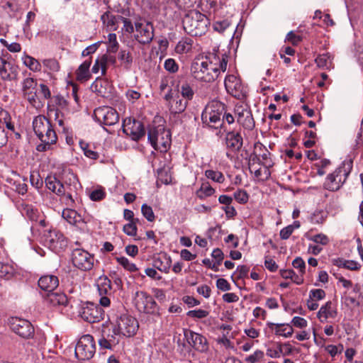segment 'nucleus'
Here are the masks:
<instances>
[{
  "instance_id": "bb28decb",
  "label": "nucleus",
  "mask_w": 363,
  "mask_h": 363,
  "mask_svg": "<svg viewBox=\"0 0 363 363\" xmlns=\"http://www.w3.org/2000/svg\"><path fill=\"white\" fill-rule=\"evenodd\" d=\"M187 104V101L177 96L176 99H173L172 102L169 101V111L174 114L182 113L185 111Z\"/></svg>"
},
{
  "instance_id": "5fc2aeb1",
  "label": "nucleus",
  "mask_w": 363,
  "mask_h": 363,
  "mask_svg": "<svg viewBox=\"0 0 363 363\" xmlns=\"http://www.w3.org/2000/svg\"><path fill=\"white\" fill-rule=\"evenodd\" d=\"M277 348L279 350V351L277 352L280 353V354H283V355H288V354H291V352L292 351V347L289 343L278 344Z\"/></svg>"
},
{
  "instance_id": "ddd939ff",
  "label": "nucleus",
  "mask_w": 363,
  "mask_h": 363,
  "mask_svg": "<svg viewBox=\"0 0 363 363\" xmlns=\"http://www.w3.org/2000/svg\"><path fill=\"white\" fill-rule=\"evenodd\" d=\"M225 87L227 91L238 99L246 97V91L241 83V80L235 75H228L225 79Z\"/></svg>"
},
{
  "instance_id": "6e6552de",
  "label": "nucleus",
  "mask_w": 363,
  "mask_h": 363,
  "mask_svg": "<svg viewBox=\"0 0 363 363\" xmlns=\"http://www.w3.org/2000/svg\"><path fill=\"white\" fill-rule=\"evenodd\" d=\"M105 312L99 305L87 302L84 304L80 311L81 317L89 323H98L104 319Z\"/></svg>"
},
{
  "instance_id": "b1692460",
  "label": "nucleus",
  "mask_w": 363,
  "mask_h": 363,
  "mask_svg": "<svg viewBox=\"0 0 363 363\" xmlns=\"http://www.w3.org/2000/svg\"><path fill=\"white\" fill-rule=\"evenodd\" d=\"M170 257H167L166 255H162L157 257H154L152 265L154 268H156L161 272L167 273L170 267Z\"/></svg>"
},
{
  "instance_id": "412c9836",
  "label": "nucleus",
  "mask_w": 363,
  "mask_h": 363,
  "mask_svg": "<svg viewBox=\"0 0 363 363\" xmlns=\"http://www.w3.org/2000/svg\"><path fill=\"white\" fill-rule=\"evenodd\" d=\"M225 143L232 151H239L242 146V138L238 133L229 132L226 135Z\"/></svg>"
},
{
  "instance_id": "9b49d317",
  "label": "nucleus",
  "mask_w": 363,
  "mask_h": 363,
  "mask_svg": "<svg viewBox=\"0 0 363 363\" xmlns=\"http://www.w3.org/2000/svg\"><path fill=\"white\" fill-rule=\"evenodd\" d=\"M72 261L74 267L82 270H90L94 266V256L82 249L72 251Z\"/></svg>"
},
{
  "instance_id": "4468645a",
  "label": "nucleus",
  "mask_w": 363,
  "mask_h": 363,
  "mask_svg": "<svg viewBox=\"0 0 363 363\" xmlns=\"http://www.w3.org/2000/svg\"><path fill=\"white\" fill-rule=\"evenodd\" d=\"M123 130L125 133L130 135L135 140H138L145 135L143 123L135 118H125L123 121Z\"/></svg>"
},
{
  "instance_id": "a211bd4d",
  "label": "nucleus",
  "mask_w": 363,
  "mask_h": 363,
  "mask_svg": "<svg viewBox=\"0 0 363 363\" xmlns=\"http://www.w3.org/2000/svg\"><path fill=\"white\" fill-rule=\"evenodd\" d=\"M121 334L118 332L116 328L112 331L104 330L102 333V337L99 340V344L101 348L111 350L113 347L119 343V339L117 335Z\"/></svg>"
},
{
  "instance_id": "3c124183",
  "label": "nucleus",
  "mask_w": 363,
  "mask_h": 363,
  "mask_svg": "<svg viewBox=\"0 0 363 363\" xmlns=\"http://www.w3.org/2000/svg\"><path fill=\"white\" fill-rule=\"evenodd\" d=\"M1 43L7 48V49L12 52H18L21 51V45L18 43H12L9 44L6 40L1 39Z\"/></svg>"
},
{
  "instance_id": "338daca9",
  "label": "nucleus",
  "mask_w": 363,
  "mask_h": 363,
  "mask_svg": "<svg viewBox=\"0 0 363 363\" xmlns=\"http://www.w3.org/2000/svg\"><path fill=\"white\" fill-rule=\"evenodd\" d=\"M59 180L55 177H48L45 179L46 186L48 189L52 191H56V183H58Z\"/></svg>"
},
{
  "instance_id": "8fccbe9b",
  "label": "nucleus",
  "mask_w": 363,
  "mask_h": 363,
  "mask_svg": "<svg viewBox=\"0 0 363 363\" xmlns=\"http://www.w3.org/2000/svg\"><path fill=\"white\" fill-rule=\"evenodd\" d=\"M325 296V292L324 290L318 289H313L310 291L309 298L311 299H313L315 301L321 300Z\"/></svg>"
},
{
  "instance_id": "72a5a7b5",
  "label": "nucleus",
  "mask_w": 363,
  "mask_h": 363,
  "mask_svg": "<svg viewBox=\"0 0 363 363\" xmlns=\"http://www.w3.org/2000/svg\"><path fill=\"white\" fill-rule=\"evenodd\" d=\"M335 264L338 267H342L350 270H357L359 268V264L356 262L345 260L341 258L335 260Z\"/></svg>"
},
{
  "instance_id": "a878e982",
  "label": "nucleus",
  "mask_w": 363,
  "mask_h": 363,
  "mask_svg": "<svg viewBox=\"0 0 363 363\" xmlns=\"http://www.w3.org/2000/svg\"><path fill=\"white\" fill-rule=\"evenodd\" d=\"M91 64V58L88 60L84 61L82 65H79L76 71L77 79L79 81L88 80L91 74L89 73V67Z\"/></svg>"
},
{
  "instance_id": "393cba45",
  "label": "nucleus",
  "mask_w": 363,
  "mask_h": 363,
  "mask_svg": "<svg viewBox=\"0 0 363 363\" xmlns=\"http://www.w3.org/2000/svg\"><path fill=\"white\" fill-rule=\"evenodd\" d=\"M267 325L272 330L275 329V335H281L286 337H290L293 333L294 329L291 325L289 324H275L273 323H268Z\"/></svg>"
},
{
  "instance_id": "c9c22d12",
  "label": "nucleus",
  "mask_w": 363,
  "mask_h": 363,
  "mask_svg": "<svg viewBox=\"0 0 363 363\" xmlns=\"http://www.w3.org/2000/svg\"><path fill=\"white\" fill-rule=\"evenodd\" d=\"M193 40L190 38H185L184 40L179 41L176 47V50L179 53L188 52L191 50Z\"/></svg>"
},
{
  "instance_id": "5701e85b",
  "label": "nucleus",
  "mask_w": 363,
  "mask_h": 363,
  "mask_svg": "<svg viewBox=\"0 0 363 363\" xmlns=\"http://www.w3.org/2000/svg\"><path fill=\"white\" fill-rule=\"evenodd\" d=\"M45 299L47 303L53 306H66L68 302L67 296L64 293L61 292L52 291L50 293H48Z\"/></svg>"
},
{
  "instance_id": "052dcab7",
  "label": "nucleus",
  "mask_w": 363,
  "mask_h": 363,
  "mask_svg": "<svg viewBox=\"0 0 363 363\" xmlns=\"http://www.w3.org/2000/svg\"><path fill=\"white\" fill-rule=\"evenodd\" d=\"M343 350V346L340 345L339 346H335L333 345H330L325 347V350L332 356L335 357L337 353H340Z\"/></svg>"
},
{
  "instance_id": "c85d7f7f",
  "label": "nucleus",
  "mask_w": 363,
  "mask_h": 363,
  "mask_svg": "<svg viewBox=\"0 0 363 363\" xmlns=\"http://www.w3.org/2000/svg\"><path fill=\"white\" fill-rule=\"evenodd\" d=\"M108 84V82L104 81L100 78H96V81L91 84V89L99 96L106 97V94H108L106 89V86Z\"/></svg>"
},
{
  "instance_id": "774afa93",
  "label": "nucleus",
  "mask_w": 363,
  "mask_h": 363,
  "mask_svg": "<svg viewBox=\"0 0 363 363\" xmlns=\"http://www.w3.org/2000/svg\"><path fill=\"white\" fill-rule=\"evenodd\" d=\"M286 39L294 45H298L302 40V38L296 35L293 31H290L287 34Z\"/></svg>"
},
{
  "instance_id": "4be33fe9",
  "label": "nucleus",
  "mask_w": 363,
  "mask_h": 363,
  "mask_svg": "<svg viewBox=\"0 0 363 363\" xmlns=\"http://www.w3.org/2000/svg\"><path fill=\"white\" fill-rule=\"evenodd\" d=\"M237 121L238 123L248 130H252L255 125L252 114L248 109H242L240 112H238Z\"/></svg>"
},
{
  "instance_id": "4d7b16f0",
  "label": "nucleus",
  "mask_w": 363,
  "mask_h": 363,
  "mask_svg": "<svg viewBox=\"0 0 363 363\" xmlns=\"http://www.w3.org/2000/svg\"><path fill=\"white\" fill-rule=\"evenodd\" d=\"M255 149H259L262 153L259 155L264 161H267L269 157L270 152L261 143H257L255 145Z\"/></svg>"
},
{
  "instance_id": "a18cd8bd",
  "label": "nucleus",
  "mask_w": 363,
  "mask_h": 363,
  "mask_svg": "<svg viewBox=\"0 0 363 363\" xmlns=\"http://www.w3.org/2000/svg\"><path fill=\"white\" fill-rule=\"evenodd\" d=\"M37 82L33 78H26L23 81V92L33 91L35 89Z\"/></svg>"
},
{
  "instance_id": "7ed1b4c3",
  "label": "nucleus",
  "mask_w": 363,
  "mask_h": 363,
  "mask_svg": "<svg viewBox=\"0 0 363 363\" xmlns=\"http://www.w3.org/2000/svg\"><path fill=\"white\" fill-rule=\"evenodd\" d=\"M209 24L210 21L206 16L196 10L189 11L182 20L184 30L191 36H201L205 34Z\"/></svg>"
},
{
  "instance_id": "f03ea898",
  "label": "nucleus",
  "mask_w": 363,
  "mask_h": 363,
  "mask_svg": "<svg viewBox=\"0 0 363 363\" xmlns=\"http://www.w3.org/2000/svg\"><path fill=\"white\" fill-rule=\"evenodd\" d=\"M33 128L37 137L42 142L36 147L39 152L50 150L57 142V136L50 121L44 116H36L33 121Z\"/></svg>"
},
{
  "instance_id": "c756f323",
  "label": "nucleus",
  "mask_w": 363,
  "mask_h": 363,
  "mask_svg": "<svg viewBox=\"0 0 363 363\" xmlns=\"http://www.w3.org/2000/svg\"><path fill=\"white\" fill-rule=\"evenodd\" d=\"M48 237L50 238V242L54 247H56L58 244L60 246L62 245L65 241L63 234L55 229L50 230Z\"/></svg>"
},
{
  "instance_id": "13d9d810",
  "label": "nucleus",
  "mask_w": 363,
  "mask_h": 363,
  "mask_svg": "<svg viewBox=\"0 0 363 363\" xmlns=\"http://www.w3.org/2000/svg\"><path fill=\"white\" fill-rule=\"evenodd\" d=\"M123 231L130 236H135L137 233V227L133 223H129L123 226Z\"/></svg>"
},
{
  "instance_id": "09e8293b",
  "label": "nucleus",
  "mask_w": 363,
  "mask_h": 363,
  "mask_svg": "<svg viewBox=\"0 0 363 363\" xmlns=\"http://www.w3.org/2000/svg\"><path fill=\"white\" fill-rule=\"evenodd\" d=\"M208 312L205 310L199 309V310H193L189 311L187 313V315L191 318H203L208 315Z\"/></svg>"
},
{
  "instance_id": "6ab92c4d",
  "label": "nucleus",
  "mask_w": 363,
  "mask_h": 363,
  "mask_svg": "<svg viewBox=\"0 0 363 363\" xmlns=\"http://www.w3.org/2000/svg\"><path fill=\"white\" fill-rule=\"evenodd\" d=\"M0 75L3 80L9 81L15 79L17 75L14 66L1 57H0Z\"/></svg>"
},
{
  "instance_id": "f704fd0d",
  "label": "nucleus",
  "mask_w": 363,
  "mask_h": 363,
  "mask_svg": "<svg viewBox=\"0 0 363 363\" xmlns=\"http://www.w3.org/2000/svg\"><path fill=\"white\" fill-rule=\"evenodd\" d=\"M179 91L182 96L184 98V100L187 101V102L191 100L194 96L193 89L187 82L182 84Z\"/></svg>"
},
{
  "instance_id": "cd10ccee",
  "label": "nucleus",
  "mask_w": 363,
  "mask_h": 363,
  "mask_svg": "<svg viewBox=\"0 0 363 363\" xmlns=\"http://www.w3.org/2000/svg\"><path fill=\"white\" fill-rule=\"evenodd\" d=\"M331 306L332 303L328 301L320 308L317 316L320 322L325 321L329 317H335L337 313L331 309Z\"/></svg>"
},
{
  "instance_id": "bf43d9fd",
  "label": "nucleus",
  "mask_w": 363,
  "mask_h": 363,
  "mask_svg": "<svg viewBox=\"0 0 363 363\" xmlns=\"http://www.w3.org/2000/svg\"><path fill=\"white\" fill-rule=\"evenodd\" d=\"M292 265L294 268L298 269L301 274L305 272V262L301 257H296L292 262Z\"/></svg>"
},
{
  "instance_id": "58836bf2",
  "label": "nucleus",
  "mask_w": 363,
  "mask_h": 363,
  "mask_svg": "<svg viewBox=\"0 0 363 363\" xmlns=\"http://www.w3.org/2000/svg\"><path fill=\"white\" fill-rule=\"evenodd\" d=\"M117 262L121 264L124 269L129 271L130 272H136L138 271V268L133 263L129 262V260L125 257H116Z\"/></svg>"
},
{
  "instance_id": "f3484780",
  "label": "nucleus",
  "mask_w": 363,
  "mask_h": 363,
  "mask_svg": "<svg viewBox=\"0 0 363 363\" xmlns=\"http://www.w3.org/2000/svg\"><path fill=\"white\" fill-rule=\"evenodd\" d=\"M184 336L188 343L195 350L202 352L207 351L208 346L204 336L189 330H184Z\"/></svg>"
},
{
  "instance_id": "f257e3e1",
  "label": "nucleus",
  "mask_w": 363,
  "mask_h": 363,
  "mask_svg": "<svg viewBox=\"0 0 363 363\" xmlns=\"http://www.w3.org/2000/svg\"><path fill=\"white\" fill-rule=\"evenodd\" d=\"M229 56L218 51L208 52L196 57L191 65V76L197 81L211 83L214 82L220 72H225Z\"/></svg>"
},
{
  "instance_id": "7c9ffc66",
  "label": "nucleus",
  "mask_w": 363,
  "mask_h": 363,
  "mask_svg": "<svg viewBox=\"0 0 363 363\" xmlns=\"http://www.w3.org/2000/svg\"><path fill=\"white\" fill-rule=\"evenodd\" d=\"M15 274L13 267L9 264L0 262V278L11 279Z\"/></svg>"
},
{
  "instance_id": "1a4fd4ad",
  "label": "nucleus",
  "mask_w": 363,
  "mask_h": 363,
  "mask_svg": "<svg viewBox=\"0 0 363 363\" xmlns=\"http://www.w3.org/2000/svg\"><path fill=\"white\" fill-rule=\"evenodd\" d=\"M9 324L11 330L23 338L28 339L34 335V328L27 320L11 318Z\"/></svg>"
},
{
  "instance_id": "2eb2a0df",
  "label": "nucleus",
  "mask_w": 363,
  "mask_h": 363,
  "mask_svg": "<svg viewBox=\"0 0 363 363\" xmlns=\"http://www.w3.org/2000/svg\"><path fill=\"white\" fill-rule=\"evenodd\" d=\"M347 174L348 173L343 168H337L328 176L324 183L325 188L332 191L338 190L345 182Z\"/></svg>"
},
{
  "instance_id": "0e129e2a",
  "label": "nucleus",
  "mask_w": 363,
  "mask_h": 363,
  "mask_svg": "<svg viewBox=\"0 0 363 363\" xmlns=\"http://www.w3.org/2000/svg\"><path fill=\"white\" fill-rule=\"evenodd\" d=\"M109 40L111 42V45L108 48V51L110 52H116L118 50V44L116 41V37L115 34H110L109 35Z\"/></svg>"
},
{
  "instance_id": "e2e57ef3",
  "label": "nucleus",
  "mask_w": 363,
  "mask_h": 363,
  "mask_svg": "<svg viewBox=\"0 0 363 363\" xmlns=\"http://www.w3.org/2000/svg\"><path fill=\"white\" fill-rule=\"evenodd\" d=\"M24 96L26 97L27 100L29 101L30 105H32L34 107H36L37 104V95L36 92L33 91H29L26 92H23Z\"/></svg>"
},
{
  "instance_id": "c03bdc74",
  "label": "nucleus",
  "mask_w": 363,
  "mask_h": 363,
  "mask_svg": "<svg viewBox=\"0 0 363 363\" xmlns=\"http://www.w3.org/2000/svg\"><path fill=\"white\" fill-rule=\"evenodd\" d=\"M105 196V191L102 189H99L91 191L89 195V198L92 201H99L104 199Z\"/></svg>"
},
{
  "instance_id": "aec40b11",
  "label": "nucleus",
  "mask_w": 363,
  "mask_h": 363,
  "mask_svg": "<svg viewBox=\"0 0 363 363\" xmlns=\"http://www.w3.org/2000/svg\"><path fill=\"white\" fill-rule=\"evenodd\" d=\"M59 284L58 278L54 275H45L38 280L39 287L48 293L53 291Z\"/></svg>"
},
{
  "instance_id": "603ef678",
  "label": "nucleus",
  "mask_w": 363,
  "mask_h": 363,
  "mask_svg": "<svg viewBox=\"0 0 363 363\" xmlns=\"http://www.w3.org/2000/svg\"><path fill=\"white\" fill-rule=\"evenodd\" d=\"M164 68L167 71H169L172 73H174L178 70V65L176 63L174 60L169 58V59L166 60V61L164 62Z\"/></svg>"
},
{
  "instance_id": "a19ab883",
  "label": "nucleus",
  "mask_w": 363,
  "mask_h": 363,
  "mask_svg": "<svg viewBox=\"0 0 363 363\" xmlns=\"http://www.w3.org/2000/svg\"><path fill=\"white\" fill-rule=\"evenodd\" d=\"M141 211L143 216L150 222H152L155 220V216L153 213L152 208L151 206L143 204L141 207Z\"/></svg>"
},
{
  "instance_id": "49530a36",
  "label": "nucleus",
  "mask_w": 363,
  "mask_h": 363,
  "mask_svg": "<svg viewBox=\"0 0 363 363\" xmlns=\"http://www.w3.org/2000/svg\"><path fill=\"white\" fill-rule=\"evenodd\" d=\"M230 26V22L227 20L218 21L213 24V28L215 30L222 33Z\"/></svg>"
},
{
  "instance_id": "20e7f679",
  "label": "nucleus",
  "mask_w": 363,
  "mask_h": 363,
  "mask_svg": "<svg viewBox=\"0 0 363 363\" xmlns=\"http://www.w3.org/2000/svg\"><path fill=\"white\" fill-rule=\"evenodd\" d=\"M225 105L218 101H211L204 109L201 115L202 122L208 126L217 129L223 125L222 116Z\"/></svg>"
},
{
  "instance_id": "69168bd1",
  "label": "nucleus",
  "mask_w": 363,
  "mask_h": 363,
  "mask_svg": "<svg viewBox=\"0 0 363 363\" xmlns=\"http://www.w3.org/2000/svg\"><path fill=\"white\" fill-rule=\"evenodd\" d=\"M216 286L218 289L223 291H229L230 289V285L227 280L223 278H220L216 281Z\"/></svg>"
},
{
  "instance_id": "4c0bfd02",
  "label": "nucleus",
  "mask_w": 363,
  "mask_h": 363,
  "mask_svg": "<svg viewBox=\"0 0 363 363\" xmlns=\"http://www.w3.org/2000/svg\"><path fill=\"white\" fill-rule=\"evenodd\" d=\"M62 216L70 224H75L77 222V218L79 217L77 211L69 208L65 209Z\"/></svg>"
},
{
  "instance_id": "864d4df0",
  "label": "nucleus",
  "mask_w": 363,
  "mask_h": 363,
  "mask_svg": "<svg viewBox=\"0 0 363 363\" xmlns=\"http://www.w3.org/2000/svg\"><path fill=\"white\" fill-rule=\"evenodd\" d=\"M13 185L15 186V190L18 194H21L22 195L25 194L27 192L28 186L27 184L23 181H16L13 183Z\"/></svg>"
},
{
  "instance_id": "79ce46f5",
  "label": "nucleus",
  "mask_w": 363,
  "mask_h": 363,
  "mask_svg": "<svg viewBox=\"0 0 363 363\" xmlns=\"http://www.w3.org/2000/svg\"><path fill=\"white\" fill-rule=\"evenodd\" d=\"M214 192H215V189L213 187H211L208 184V183H206V184H202V185H201V188L199 189V190L198 191L197 194L199 197L202 198L203 197L202 194L205 196H211L212 194H213Z\"/></svg>"
},
{
  "instance_id": "ea45409f",
  "label": "nucleus",
  "mask_w": 363,
  "mask_h": 363,
  "mask_svg": "<svg viewBox=\"0 0 363 363\" xmlns=\"http://www.w3.org/2000/svg\"><path fill=\"white\" fill-rule=\"evenodd\" d=\"M205 176L218 183H223L225 180L223 174L220 172L208 169L205 172Z\"/></svg>"
},
{
  "instance_id": "680f3d73",
  "label": "nucleus",
  "mask_w": 363,
  "mask_h": 363,
  "mask_svg": "<svg viewBox=\"0 0 363 363\" xmlns=\"http://www.w3.org/2000/svg\"><path fill=\"white\" fill-rule=\"evenodd\" d=\"M291 323L293 324L294 326L298 328H303L307 326L306 320L298 316L294 317L291 320Z\"/></svg>"
},
{
  "instance_id": "e433bc0d",
  "label": "nucleus",
  "mask_w": 363,
  "mask_h": 363,
  "mask_svg": "<svg viewBox=\"0 0 363 363\" xmlns=\"http://www.w3.org/2000/svg\"><path fill=\"white\" fill-rule=\"evenodd\" d=\"M23 63L32 71L37 72L40 70L41 65L39 62L30 56L26 55L23 59Z\"/></svg>"
},
{
  "instance_id": "f8f14e48",
  "label": "nucleus",
  "mask_w": 363,
  "mask_h": 363,
  "mask_svg": "<svg viewBox=\"0 0 363 363\" xmlns=\"http://www.w3.org/2000/svg\"><path fill=\"white\" fill-rule=\"evenodd\" d=\"M94 116L98 122L105 125H113L119 121L118 112L110 106H101L94 110Z\"/></svg>"
},
{
  "instance_id": "39448f33",
  "label": "nucleus",
  "mask_w": 363,
  "mask_h": 363,
  "mask_svg": "<svg viewBox=\"0 0 363 363\" xmlns=\"http://www.w3.org/2000/svg\"><path fill=\"white\" fill-rule=\"evenodd\" d=\"M147 137L152 147L160 152H166L171 143L169 130L161 126L150 128Z\"/></svg>"
},
{
  "instance_id": "0eeeda50",
  "label": "nucleus",
  "mask_w": 363,
  "mask_h": 363,
  "mask_svg": "<svg viewBox=\"0 0 363 363\" xmlns=\"http://www.w3.org/2000/svg\"><path fill=\"white\" fill-rule=\"evenodd\" d=\"M135 306L140 312L154 314L157 312V305L152 296L145 291H137Z\"/></svg>"
},
{
  "instance_id": "423d86ee",
  "label": "nucleus",
  "mask_w": 363,
  "mask_h": 363,
  "mask_svg": "<svg viewBox=\"0 0 363 363\" xmlns=\"http://www.w3.org/2000/svg\"><path fill=\"white\" fill-rule=\"evenodd\" d=\"M96 352L94 337L90 335H84L79 340L75 347V356L79 360L91 359Z\"/></svg>"
},
{
  "instance_id": "9d476101",
  "label": "nucleus",
  "mask_w": 363,
  "mask_h": 363,
  "mask_svg": "<svg viewBox=\"0 0 363 363\" xmlns=\"http://www.w3.org/2000/svg\"><path fill=\"white\" fill-rule=\"evenodd\" d=\"M116 324L118 332L127 337L135 335L138 328L137 320L128 314L121 315L117 319Z\"/></svg>"
},
{
  "instance_id": "2f4dec72",
  "label": "nucleus",
  "mask_w": 363,
  "mask_h": 363,
  "mask_svg": "<svg viewBox=\"0 0 363 363\" xmlns=\"http://www.w3.org/2000/svg\"><path fill=\"white\" fill-rule=\"evenodd\" d=\"M118 59L123 63L125 69H129L133 62V57L128 50H121L118 53Z\"/></svg>"
},
{
  "instance_id": "473e14b6",
  "label": "nucleus",
  "mask_w": 363,
  "mask_h": 363,
  "mask_svg": "<svg viewBox=\"0 0 363 363\" xmlns=\"http://www.w3.org/2000/svg\"><path fill=\"white\" fill-rule=\"evenodd\" d=\"M331 56L330 53L327 52L323 55H319L315 60L317 66L320 68H328L331 64Z\"/></svg>"
},
{
  "instance_id": "de8ad7c7",
  "label": "nucleus",
  "mask_w": 363,
  "mask_h": 363,
  "mask_svg": "<svg viewBox=\"0 0 363 363\" xmlns=\"http://www.w3.org/2000/svg\"><path fill=\"white\" fill-rule=\"evenodd\" d=\"M234 198L240 203H245L248 201V194L244 190H238L234 194Z\"/></svg>"
},
{
  "instance_id": "6e6d98bb",
  "label": "nucleus",
  "mask_w": 363,
  "mask_h": 363,
  "mask_svg": "<svg viewBox=\"0 0 363 363\" xmlns=\"http://www.w3.org/2000/svg\"><path fill=\"white\" fill-rule=\"evenodd\" d=\"M118 18L123 23V28L126 32L129 33H133L134 28L130 19L123 16H118Z\"/></svg>"
},
{
  "instance_id": "37998d69",
  "label": "nucleus",
  "mask_w": 363,
  "mask_h": 363,
  "mask_svg": "<svg viewBox=\"0 0 363 363\" xmlns=\"http://www.w3.org/2000/svg\"><path fill=\"white\" fill-rule=\"evenodd\" d=\"M0 123L5 124L6 128L9 130H13L14 129L13 125L10 121V116L6 111H0Z\"/></svg>"
},
{
  "instance_id": "dca6fc26",
  "label": "nucleus",
  "mask_w": 363,
  "mask_h": 363,
  "mask_svg": "<svg viewBox=\"0 0 363 363\" xmlns=\"http://www.w3.org/2000/svg\"><path fill=\"white\" fill-rule=\"evenodd\" d=\"M136 34L135 35V40L140 44H149L154 37L153 26L150 23H138L135 24Z\"/></svg>"
}]
</instances>
